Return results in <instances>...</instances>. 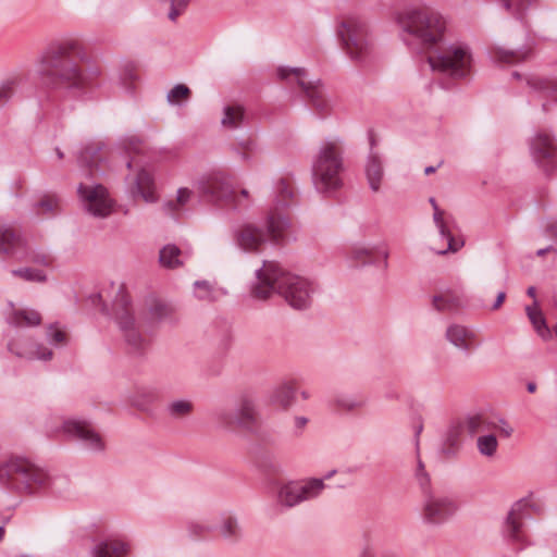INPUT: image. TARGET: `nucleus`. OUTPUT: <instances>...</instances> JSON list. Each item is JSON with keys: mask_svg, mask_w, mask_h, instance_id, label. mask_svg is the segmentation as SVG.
Returning a JSON list of instances; mask_svg holds the SVG:
<instances>
[{"mask_svg": "<svg viewBox=\"0 0 557 557\" xmlns=\"http://www.w3.org/2000/svg\"><path fill=\"white\" fill-rule=\"evenodd\" d=\"M400 40L412 51L432 49L428 62L433 72L451 77H466L473 66L471 49L463 42L443 46L447 22L424 3H408L394 12Z\"/></svg>", "mask_w": 557, "mask_h": 557, "instance_id": "1", "label": "nucleus"}, {"mask_svg": "<svg viewBox=\"0 0 557 557\" xmlns=\"http://www.w3.org/2000/svg\"><path fill=\"white\" fill-rule=\"evenodd\" d=\"M83 54L77 39L67 38L52 44L38 61L37 73L41 84L52 90H82L86 86V75L73 57Z\"/></svg>", "mask_w": 557, "mask_h": 557, "instance_id": "2", "label": "nucleus"}, {"mask_svg": "<svg viewBox=\"0 0 557 557\" xmlns=\"http://www.w3.org/2000/svg\"><path fill=\"white\" fill-rule=\"evenodd\" d=\"M274 293L294 309L302 310L311 305L315 285L305 276L286 272L276 263L264 261L263 267L256 270L251 294L255 298L267 299Z\"/></svg>", "mask_w": 557, "mask_h": 557, "instance_id": "3", "label": "nucleus"}, {"mask_svg": "<svg viewBox=\"0 0 557 557\" xmlns=\"http://www.w3.org/2000/svg\"><path fill=\"white\" fill-rule=\"evenodd\" d=\"M292 187L281 180L275 185V207L270 211L267 222V232L252 223H246L233 231L235 245L245 252H256L267 242L268 236L274 240L285 239L292 235L289 219L282 215L280 210L287 207L293 198Z\"/></svg>", "mask_w": 557, "mask_h": 557, "instance_id": "4", "label": "nucleus"}, {"mask_svg": "<svg viewBox=\"0 0 557 557\" xmlns=\"http://www.w3.org/2000/svg\"><path fill=\"white\" fill-rule=\"evenodd\" d=\"M344 141L338 136L324 139L312 158V183L319 194L332 196L344 186Z\"/></svg>", "mask_w": 557, "mask_h": 557, "instance_id": "5", "label": "nucleus"}, {"mask_svg": "<svg viewBox=\"0 0 557 557\" xmlns=\"http://www.w3.org/2000/svg\"><path fill=\"white\" fill-rule=\"evenodd\" d=\"M336 36L348 58L359 64H367L375 51V42L367 17L359 12L343 14L336 25Z\"/></svg>", "mask_w": 557, "mask_h": 557, "instance_id": "6", "label": "nucleus"}, {"mask_svg": "<svg viewBox=\"0 0 557 557\" xmlns=\"http://www.w3.org/2000/svg\"><path fill=\"white\" fill-rule=\"evenodd\" d=\"M51 484L49 473L23 457H10L0 463V485L21 495H35Z\"/></svg>", "mask_w": 557, "mask_h": 557, "instance_id": "7", "label": "nucleus"}, {"mask_svg": "<svg viewBox=\"0 0 557 557\" xmlns=\"http://www.w3.org/2000/svg\"><path fill=\"white\" fill-rule=\"evenodd\" d=\"M113 314L128 352L134 356L145 355L149 348V341L140 332L129 296L123 290H120L114 299Z\"/></svg>", "mask_w": 557, "mask_h": 557, "instance_id": "8", "label": "nucleus"}, {"mask_svg": "<svg viewBox=\"0 0 557 557\" xmlns=\"http://www.w3.org/2000/svg\"><path fill=\"white\" fill-rule=\"evenodd\" d=\"M276 74L282 81H295L315 112L325 115L331 111L332 104L321 79H307V72L302 67L278 66Z\"/></svg>", "mask_w": 557, "mask_h": 557, "instance_id": "9", "label": "nucleus"}, {"mask_svg": "<svg viewBox=\"0 0 557 557\" xmlns=\"http://www.w3.org/2000/svg\"><path fill=\"white\" fill-rule=\"evenodd\" d=\"M325 488L323 479H308L282 484L276 491V504L282 508H293L304 502L312 500Z\"/></svg>", "mask_w": 557, "mask_h": 557, "instance_id": "10", "label": "nucleus"}, {"mask_svg": "<svg viewBox=\"0 0 557 557\" xmlns=\"http://www.w3.org/2000/svg\"><path fill=\"white\" fill-rule=\"evenodd\" d=\"M77 195L83 210L94 218L104 219L113 211L114 202L101 184L79 183Z\"/></svg>", "mask_w": 557, "mask_h": 557, "instance_id": "11", "label": "nucleus"}, {"mask_svg": "<svg viewBox=\"0 0 557 557\" xmlns=\"http://www.w3.org/2000/svg\"><path fill=\"white\" fill-rule=\"evenodd\" d=\"M529 520L528 504L524 500H519L511 507L504 522V537L512 545H518V549H522L529 544Z\"/></svg>", "mask_w": 557, "mask_h": 557, "instance_id": "12", "label": "nucleus"}, {"mask_svg": "<svg viewBox=\"0 0 557 557\" xmlns=\"http://www.w3.org/2000/svg\"><path fill=\"white\" fill-rule=\"evenodd\" d=\"M458 509L457 503L449 496L428 494L421 505V519L429 525H442L454 517Z\"/></svg>", "mask_w": 557, "mask_h": 557, "instance_id": "13", "label": "nucleus"}, {"mask_svg": "<svg viewBox=\"0 0 557 557\" xmlns=\"http://www.w3.org/2000/svg\"><path fill=\"white\" fill-rule=\"evenodd\" d=\"M62 430L69 437L79 441L91 451H102L106 448L101 434L86 420L67 419L63 422Z\"/></svg>", "mask_w": 557, "mask_h": 557, "instance_id": "14", "label": "nucleus"}, {"mask_svg": "<svg viewBox=\"0 0 557 557\" xmlns=\"http://www.w3.org/2000/svg\"><path fill=\"white\" fill-rule=\"evenodd\" d=\"M530 152L534 162L547 174L556 168V144L547 132H539L530 139Z\"/></svg>", "mask_w": 557, "mask_h": 557, "instance_id": "15", "label": "nucleus"}, {"mask_svg": "<svg viewBox=\"0 0 557 557\" xmlns=\"http://www.w3.org/2000/svg\"><path fill=\"white\" fill-rule=\"evenodd\" d=\"M197 186L201 195L212 201L228 199L233 194L231 177L222 171L203 175Z\"/></svg>", "mask_w": 557, "mask_h": 557, "instance_id": "16", "label": "nucleus"}, {"mask_svg": "<svg viewBox=\"0 0 557 557\" xmlns=\"http://www.w3.org/2000/svg\"><path fill=\"white\" fill-rule=\"evenodd\" d=\"M8 349L16 357L26 360L48 361L53 356L50 348L34 342L30 337H23L20 332L16 337L8 342Z\"/></svg>", "mask_w": 557, "mask_h": 557, "instance_id": "17", "label": "nucleus"}, {"mask_svg": "<svg viewBox=\"0 0 557 557\" xmlns=\"http://www.w3.org/2000/svg\"><path fill=\"white\" fill-rule=\"evenodd\" d=\"M0 252L17 260H24L28 256L26 239L12 225H0Z\"/></svg>", "mask_w": 557, "mask_h": 557, "instance_id": "18", "label": "nucleus"}, {"mask_svg": "<svg viewBox=\"0 0 557 557\" xmlns=\"http://www.w3.org/2000/svg\"><path fill=\"white\" fill-rule=\"evenodd\" d=\"M215 417L225 426L236 424L242 429L251 430L257 423L256 410L249 400H244L234 416L228 410L220 409L215 412Z\"/></svg>", "mask_w": 557, "mask_h": 557, "instance_id": "19", "label": "nucleus"}, {"mask_svg": "<svg viewBox=\"0 0 557 557\" xmlns=\"http://www.w3.org/2000/svg\"><path fill=\"white\" fill-rule=\"evenodd\" d=\"M128 189L132 197H140L147 203H154L159 199L154 176L146 169L138 171Z\"/></svg>", "mask_w": 557, "mask_h": 557, "instance_id": "20", "label": "nucleus"}, {"mask_svg": "<svg viewBox=\"0 0 557 557\" xmlns=\"http://www.w3.org/2000/svg\"><path fill=\"white\" fill-rule=\"evenodd\" d=\"M370 145L371 149H373V146L375 145L373 135H370ZM364 174L369 188L373 193L380 191L384 180V168L381 157L373 150H371L367 157Z\"/></svg>", "mask_w": 557, "mask_h": 557, "instance_id": "21", "label": "nucleus"}, {"mask_svg": "<svg viewBox=\"0 0 557 557\" xmlns=\"http://www.w3.org/2000/svg\"><path fill=\"white\" fill-rule=\"evenodd\" d=\"M446 339L460 351L468 352L475 348L476 333L462 324H450L446 329Z\"/></svg>", "mask_w": 557, "mask_h": 557, "instance_id": "22", "label": "nucleus"}, {"mask_svg": "<svg viewBox=\"0 0 557 557\" xmlns=\"http://www.w3.org/2000/svg\"><path fill=\"white\" fill-rule=\"evenodd\" d=\"M132 550L128 541L122 539H108L100 541L90 550L91 557H125Z\"/></svg>", "mask_w": 557, "mask_h": 557, "instance_id": "23", "label": "nucleus"}, {"mask_svg": "<svg viewBox=\"0 0 557 557\" xmlns=\"http://www.w3.org/2000/svg\"><path fill=\"white\" fill-rule=\"evenodd\" d=\"M101 146L94 144L86 146L78 152L77 161L81 168L85 169L86 176H92L97 172L103 173L99 166L101 157L99 154Z\"/></svg>", "mask_w": 557, "mask_h": 557, "instance_id": "24", "label": "nucleus"}, {"mask_svg": "<svg viewBox=\"0 0 557 557\" xmlns=\"http://www.w3.org/2000/svg\"><path fill=\"white\" fill-rule=\"evenodd\" d=\"M7 322L16 329L34 327L41 323V315L38 311L29 308L13 309L7 317Z\"/></svg>", "mask_w": 557, "mask_h": 557, "instance_id": "25", "label": "nucleus"}, {"mask_svg": "<svg viewBox=\"0 0 557 557\" xmlns=\"http://www.w3.org/2000/svg\"><path fill=\"white\" fill-rule=\"evenodd\" d=\"M433 220H434V223L440 232L441 237L447 242V248L437 250L436 252L438 255H445L448 251H450V252L458 251L465 245V243L461 239H456L453 237V235L450 234L449 230L447 228V226L444 222L443 211H441L440 209H436L433 214Z\"/></svg>", "mask_w": 557, "mask_h": 557, "instance_id": "26", "label": "nucleus"}, {"mask_svg": "<svg viewBox=\"0 0 557 557\" xmlns=\"http://www.w3.org/2000/svg\"><path fill=\"white\" fill-rule=\"evenodd\" d=\"M528 84L535 92L547 99L542 103L544 111L547 110L548 101L557 102V81L533 77Z\"/></svg>", "mask_w": 557, "mask_h": 557, "instance_id": "27", "label": "nucleus"}, {"mask_svg": "<svg viewBox=\"0 0 557 557\" xmlns=\"http://www.w3.org/2000/svg\"><path fill=\"white\" fill-rule=\"evenodd\" d=\"M158 400L157 389L149 386L138 387L131 396L129 404L141 410L148 411L151 406Z\"/></svg>", "mask_w": 557, "mask_h": 557, "instance_id": "28", "label": "nucleus"}, {"mask_svg": "<svg viewBox=\"0 0 557 557\" xmlns=\"http://www.w3.org/2000/svg\"><path fill=\"white\" fill-rule=\"evenodd\" d=\"M194 403L188 398H175L164 407V413L171 420H182L189 417L194 411Z\"/></svg>", "mask_w": 557, "mask_h": 557, "instance_id": "29", "label": "nucleus"}, {"mask_svg": "<svg viewBox=\"0 0 557 557\" xmlns=\"http://www.w3.org/2000/svg\"><path fill=\"white\" fill-rule=\"evenodd\" d=\"M159 262L163 268L176 269L185 262V255L173 244L165 245L159 252Z\"/></svg>", "mask_w": 557, "mask_h": 557, "instance_id": "30", "label": "nucleus"}, {"mask_svg": "<svg viewBox=\"0 0 557 557\" xmlns=\"http://www.w3.org/2000/svg\"><path fill=\"white\" fill-rule=\"evenodd\" d=\"M488 53L491 59L495 62H505L513 64L527 59L529 50L493 47L490 49Z\"/></svg>", "mask_w": 557, "mask_h": 557, "instance_id": "31", "label": "nucleus"}, {"mask_svg": "<svg viewBox=\"0 0 557 557\" xmlns=\"http://www.w3.org/2000/svg\"><path fill=\"white\" fill-rule=\"evenodd\" d=\"M226 293L222 288L215 287L210 282L202 280L194 283V295L198 300L201 301H216Z\"/></svg>", "mask_w": 557, "mask_h": 557, "instance_id": "32", "label": "nucleus"}, {"mask_svg": "<svg viewBox=\"0 0 557 557\" xmlns=\"http://www.w3.org/2000/svg\"><path fill=\"white\" fill-rule=\"evenodd\" d=\"M295 395V388L290 384L284 383L272 391L270 403L283 409H287L294 404Z\"/></svg>", "mask_w": 557, "mask_h": 557, "instance_id": "33", "label": "nucleus"}, {"mask_svg": "<svg viewBox=\"0 0 557 557\" xmlns=\"http://www.w3.org/2000/svg\"><path fill=\"white\" fill-rule=\"evenodd\" d=\"M193 196V190L187 187H181L177 189L176 198L169 200L163 203V210L165 213L178 218L181 210L189 202Z\"/></svg>", "mask_w": 557, "mask_h": 557, "instance_id": "34", "label": "nucleus"}, {"mask_svg": "<svg viewBox=\"0 0 557 557\" xmlns=\"http://www.w3.org/2000/svg\"><path fill=\"white\" fill-rule=\"evenodd\" d=\"M527 315L531 321L536 333L543 338L547 339L550 337V330L546 324L545 318L542 311L539 309L536 301L533 306H527Z\"/></svg>", "mask_w": 557, "mask_h": 557, "instance_id": "35", "label": "nucleus"}, {"mask_svg": "<svg viewBox=\"0 0 557 557\" xmlns=\"http://www.w3.org/2000/svg\"><path fill=\"white\" fill-rule=\"evenodd\" d=\"M244 109L242 106H225L221 124L227 129H236L244 122Z\"/></svg>", "mask_w": 557, "mask_h": 557, "instance_id": "36", "label": "nucleus"}, {"mask_svg": "<svg viewBox=\"0 0 557 557\" xmlns=\"http://www.w3.org/2000/svg\"><path fill=\"white\" fill-rule=\"evenodd\" d=\"M220 534L227 541L236 542L242 536L238 520L233 515H226L222 518L219 527Z\"/></svg>", "mask_w": 557, "mask_h": 557, "instance_id": "37", "label": "nucleus"}, {"mask_svg": "<svg viewBox=\"0 0 557 557\" xmlns=\"http://www.w3.org/2000/svg\"><path fill=\"white\" fill-rule=\"evenodd\" d=\"M138 78L136 65L132 62H127L120 71L119 84L127 94H133Z\"/></svg>", "mask_w": 557, "mask_h": 557, "instance_id": "38", "label": "nucleus"}, {"mask_svg": "<svg viewBox=\"0 0 557 557\" xmlns=\"http://www.w3.org/2000/svg\"><path fill=\"white\" fill-rule=\"evenodd\" d=\"M21 78L11 77L0 83V108L4 107L17 94Z\"/></svg>", "mask_w": 557, "mask_h": 557, "instance_id": "39", "label": "nucleus"}, {"mask_svg": "<svg viewBox=\"0 0 557 557\" xmlns=\"http://www.w3.org/2000/svg\"><path fill=\"white\" fill-rule=\"evenodd\" d=\"M506 11L518 18L532 7L536 5L539 0H499Z\"/></svg>", "mask_w": 557, "mask_h": 557, "instance_id": "40", "label": "nucleus"}, {"mask_svg": "<svg viewBox=\"0 0 557 557\" xmlns=\"http://www.w3.org/2000/svg\"><path fill=\"white\" fill-rule=\"evenodd\" d=\"M497 447L498 441L493 434L481 435L476 440V448L484 457L493 458L496 455Z\"/></svg>", "mask_w": 557, "mask_h": 557, "instance_id": "41", "label": "nucleus"}, {"mask_svg": "<svg viewBox=\"0 0 557 557\" xmlns=\"http://www.w3.org/2000/svg\"><path fill=\"white\" fill-rule=\"evenodd\" d=\"M376 247L367 245H356L350 252L351 259L358 263L368 264L374 262Z\"/></svg>", "mask_w": 557, "mask_h": 557, "instance_id": "42", "label": "nucleus"}, {"mask_svg": "<svg viewBox=\"0 0 557 557\" xmlns=\"http://www.w3.org/2000/svg\"><path fill=\"white\" fill-rule=\"evenodd\" d=\"M15 277H20L26 282L41 283L47 280L46 273L42 270L34 268H20L11 271Z\"/></svg>", "mask_w": 557, "mask_h": 557, "instance_id": "43", "label": "nucleus"}, {"mask_svg": "<svg viewBox=\"0 0 557 557\" xmlns=\"http://www.w3.org/2000/svg\"><path fill=\"white\" fill-rule=\"evenodd\" d=\"M335 404L343 410L352 411L364 407L366 399L354 395H338L335 398Z\"/></svg>", "mask_w": 557, "mask_h": 557, "instance_id": "44", "label": "nucleus"}, {"mask_svg": "<svg viewBox=\"0 0 557 557\" xmlns=\"http://www.w3.org/2000/svg\"><path fill=\"white\" fill-rule=\"evenodd\" d=\"M190 95V89L184 84L175 85L166 96L170 104H180L181 100H187Z\"/></svg>", "mask_w": 557, "mask_h": 557, "instance_id": "45", "label": "nucleus"}, {"mask_svg": "<svg viewBox=\"0 0 557 557\" xmlns=\"http://www.w3.org/2000/svg\"><path fill=\"white\" fill-rule=\"evenodd\" d=\"M35 207L42 210L40 213L51 214L59 210L60 199L54 195H47Z\"/></svg>", "mask_w": 557, "mask_h": 557, "instance_id": "46", "label": "nucleus"}, {"mask_svg": "<svg viewBox=\"0 0 557 557\" xmlns=\"http://www.w3.org/2000/svg\"><path fill=\"white\" fill-rule=\"evenodd\" d=\"M49 344L58 347L66 344V333L58 325H50L46 333Z\"/></svg>", "mask_w": 557, "mask_h": 557, "instance_id": "47", "label": "nucleus"}, {"mask_svg": "<svg viewBox=\"0 0 557 557\" xmlns=\"http://www.w3.org/2000/svg\"><path fill=\"white\" fill-rule=\"evenodd\" d=\"M460 432L458 429H450L445 437V449L447 454H453L460 447Z\"/></svg>", "mask_w": 557, "mask_h": 557, "instance_id": "48", "label": "nucleus"}, {"mask_svg": "<svg viewBox=\"0 0 557 557\" xmlns=\"http://www.w3.org/2000/svg\"><path fill=\"white\" fill-rule=\"evenodd\" d=\"M466 428L471 435H474L486 429L485 421L483 417L480 414L469 416L466 420Z\"/></svg>", "mask_w": 557, "mask_h": 557, "instance_id": "49", "label": "nucleus"}, {"mask_svg": "<svg viewBox=\"0 0 557 557\" xmlns=\"http://www.w3.org/2000/svg\"><path fill=\"white\" fill-rule=\"evenodd\" d=\"M414 475H416V479H417L418 483L420 484V486L423 490H426L430 484V476L425 470L423 461L421 460V458L419 456H418V460H417V468H416Z\"/></svg>", "mask_w": 557, "mask_h": 557, "instance_id": "50", "label": "nucleus"}, {"mask_svg": "<svg viewBox=\"0 0 557 557\" xmlns=\"http://www.w3.org/2000/svg\"><path fill=\"white\" fill-rule=\"evenodd\" d=\"M150 313L153 319L161 321L170 315L171 309L168 305L158 301L150 307Z\"/></svg>", "mask_w": 557, "mask_h": 557, "instance_id": "51", "label": "nucleus"}, {"mask_svg": "<svg viewBox=\"0 0 557 557\" xmlns=\"http://www.w3.org/2000/svg\"><path fill=\"white\" fill-rule=\"evenodd\" d=\"M122 145L127 153H138L141 151L143 143L138 137L129 136L123 139Z\"/></svg>", "mask_w": 557, "mask_h": 557, "instance_id": "52", "label": "nucleus"}, {"mask_svg": "<svg viewBox=\"0 0 557 557\" xmlns=\"http://www.w3.org/2000/svg\"><path fill=\"white\" fill-rule=\"evenodd\" d=\"M308 423H309V418H307L305 416H295L293 418V426H292L293 434L296 437H300L304 434Z\"/></svg>", "mask_w": 557, "mask_h": 557, "instance_id": "53", "label": "nucleus"}, {"mask_svg": "<svg viewBox=\"0 0 557 557\" xmlns=\"http://www.w3.org/2000/svg\"><path fill=\"white\" fill-rule=\"evenodd\" d=\"M432 304L437 311H446L454 307L453 300L445 295H435Z\"/></svg>", "mask_w": 557, "mask_h": 557, "instance_id": "54", "label": "nucleus"}, {"mask_svg": "<svg viewBox=\"0 0 557 557\" xmlns=\"http://www.w3.org/2000/svg\"><path fill=\"white\" fill-rule=\"evenodd\" d=\"M188 530H189L190 534L196 535V536H201L205 533L209 532L211 530V527L207 525V524H201L198 522H191L188 525Z\"/></svg>", "mask_w": 557, "mask_h": 557, "instance_id": "55", "label": "nucleus"}, {"mask_svg": "<svg viewBox=\"0 0 557 557\" xmlns=\"http://www.w3.org/2000/svg\"><path fill=\"white\" fill-rule=\"evenodd\" d=\"M26 259H29L30 261L40 265H48L50 262L49 256L45 252H36L30 255L28 251V256L24 260Z\"/></svg>", "mask_w": 557, "mask_h": 557, "instance_id": "56", "label": "nucleus"}, {"mask_svg": "<svg viewBox=\"0 0 557 557\" xmlns=\"http://www.w3.org/2000/svg\"><path fill=\"white\" fill-rule=\"evenodd\" d=\"M358 557H375L374 548L370 544L364 545L361 548ZM382 557H397V556H395V555H386V556H382Z\"/></svg>", "mask_w": 557, "mask_h": 557, "instance_id": "57", "label": "nucleus"}, {"mask_svg": "<svg viewBox=\"0 0 557 557\" xmlns=\"http://www.w3.org/2000/svg\"><path fill=\"white\" fill-rule=\"evenodd\" d=\"M505 297H506V294L504 292H499L497 297H496L495 302L492 306V309L493 310H497L502 306V304L504 302Z\"/></svg>", "mask_w": 557, "mask_h": 557, "instance_id": "58", "label": "nucleus"}, {"mask_svg": "<svg viewBox=\"0 0 557 557\" xmlns=\"http://www.w3.org/2000/svg\"><path fill=\"white\" fill-rule=\"evenodd\" d=\"M422 424H419L416 429V449H417V453H419V435L420 433L422 432Z\"/></svg>", "mask_w": 557, "mask_h": 557, "instance_id": "59", "label": "nucleus"}, {"mask_svg": "<svg viewBox=\"0 0 557 557\" xmlns=\"http://www.w3.org/2000/svg\"><path fill=\"white\" fill-rule=\"evenodd\" d=\"M379 253L383 257V259H384V267H386L387 265L388 251L386 249H381V250H379Z\"/></svg>", "mask_w": 557, "mask_h": 557, "instance_id": "60", "label": "nucleus"}, {"mask_svg": "<svg viewBox=\"0 0 557 557\" xmlns=\"http://www.w3.org/2000/svg\"><path fill=\"white\" fill-rule=\"evenodd\" d=\"M527 389L529 393H534L536 391V384L534 382H529L527 384Z\"/></svg>", "mask_w": 557, "mask_h": 557, "instance_id": "61", "label": "nucleus"}, {"mask_svg": "<svg viewBox=\"0 0 557 557\" xmlns=\"http://www.w3.org/2000/svg\"><path fill=\"white\" fill-rule=\"evenodd\" d=\"M550 250H552V246H548L546 248L539 249L536 251V255L541 257V256H544L545 253H547Z\"/></svg>", "mask_w": 557, "mask_h": 557, "instance_id": "62", "label": "nucleus"}, {"mask_svg": "<svg viewBox=\"0 0 557 557\" xmlns=\"http://www.w3.org/2000/svg\"><path fill=\"white\" fill-rule=\"evenodd\" d=\"M527 294L528 296L532 297V298H535V295H536V289L534 286H530L528 289H527Z\"/></svg>", "mask_w": 557, "mask_h": 557, "instance_id": "63", "label": "nucleus"}, {"mask_svg": "<svg viewBox=\"0 0 557 557\" xmlns=\"http://www.w3.org/2000/svg\"><path fill=\"white\" fill-rule=\"evenodd\" d=\"M435 171H436V168H434V166H426L425 170H424V173L426 175H429V174L434 173Z\"/></svg>", "mask_w": 557, "mask_h": 557, "instance_id": "64", "label": "nucleus"}]
</instances>
